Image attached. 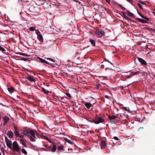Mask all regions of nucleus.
I'll return each instance as SVG.
<instances>
[{
    "label": "nucleus",
    "instance_id": "nucleus-1",
    "mask_svg": "<svg viewBox=\"0 0 155 155\" xmlns=\"http://www.w3.org/2000/svg\"><path fill=\"white\" fill-rule=\"evenodd\" d=\"M23 134L30 138V140L32 142H35L36 138L35 134L38 136V133L32 130L24 129L23 131Z\"/></svg>",
    "mask_w": 155,
    "mask_h": 155
},
{
    "label": "nucleus",
    "instance_id": "nucleus-2",
    "mask_svg": "<svg viewBox=\"0 0 155 155\" xmlns=\"http://www.w3.org/2000/svg\"><path fill=\"white\" fill-rule=\"evenodd\" d=\"M140 73V72L139 71H137L136 72H135L133 74H131L130 72H125L122 73V75L124 78H125L126 79L130 78L133 75H137Z\"/></svg>",
    "mask_w": 155,
    "mask_h": 155
},
{
    "label": "nucleus",
    "instance_id": "nucleus-3",
    "mask_svg": "<svg viewBox=\"0 0 155 155\" xmlns=\"http://www.w3.org/2000/svg\"><path fill=\"white\" fill-rule=\"evenodd\" d=\"M104 121V120L101 117H99L98 115L96 116L95 118L94 123L98 124L100 123H103Z\"/></svg>",
    "mask_w": 155,
    "mask_h": 155
},
{
    "label": "nucleus",
    "instance_id": "nucleus-4",
    "mask_svg": "<svg viewBox=\"0 0 155 155\" xmlns=\"http://www.w3.org/2000/svg\"><path fill=\"white\" fill-rule=\"evenodd\" d=\"M12 148L13 150L18 152L20 151L19 147L16 141H14L12 144Z\"/></svg>",
    "mask_w": 155,
    "mask_h": 155
},
{
    "label": "nucleus",
    "instance_id": "nucleus-5",
    "mask_svg": "<svg viewBox=\"0 0 155 155\" xmlns=\"http://www.w3.org/2000/svg\"><path fill=\"white\" fill-rule=\"evenodd\" d=\"M35 33L37 35V38L38 40L41 42H43V38L40 31L38 30H36Z\"/></svg>",
    "mask_w": 155,
    "mask_h": 155
},
{
    "label": "nucleus",
    "instance_id": "nucleus-6",
    "mask_svg": "<svg viewBox=\"0 0 155 155\" xmlns=\"http://www.w3.org/2000/svg\"><path fill=\"white\" fill-rule=\"evenodd\" d=\"M105 32L102 29H99L96 31V34L99 37H101L105 35Z\"/></svg>",
    "mask_w": 155,
    "mask_h": 155
},
{
    "label": "nucleus",
    "instance_id": "nucleus-7",
    "mask_svg": "<svg viewBox=\"0 0 155 155\" xmlns=\"http://www.w3.org/2000/svg\"><path fill=\"white\" fill-rule=\"evenodd\" d=\"M3 120L4 121L3 125L5 126L7 124V122L9 121V118L7 116H5L3 118Z\"/></svg>",
    "mask_w": 155,
    "mask_h": 155
},
{
    "label": "nucleus",
    "instance_id": "nucleus-8",
    "mask_svg": "<svg viewBox=\"0 0 155 155\" xmlns=\"http://www.w3.org/2000/svg\"><path fill=\"white\" fill-rule=\"evenodd\" d=\"M6 142L7 146L10 149L12 148V143L11 140L7 139L6 140Z\"/></svg>",
    "mask_w": 155,
    "mask_h": 155
},
{
    "label": "nucleus",
    "instance_id": "nucleus-9",
    "mask_svg": "<svg viewBox=\"0 0 155 155\" xmlns=\"http://www.w3.org/2000/svg\"><path fill=\"white\" fill-rule=\"evenodd\" d=\"M14 129H15V136L17 137H22L20 135L18 129H17L16 126H15L14 127Z\"/></svg>",
    "mask_w": 155,
    "mask_h": 155
},
{
    "label": "nucleus",
    "instance_id": "nucleus-10",
    "mask_svg": "<svg viewBox=\"0 0 155 155\" xmlns=\"http://www.w3.org/2000/svg\"><path fill=\"white\" fill-rule=\"evenodd\" d=\"M26 78L31 82H35V81L34 77L31 75H29Z\"/></svg>",
    "mask_w": 155,
    "mask_h": 155
},
{
    "label": "nucleus",
    "instance_id": "nucleus-11",
    "mask_svg": "<svg viewBox=\"0 0 155 155\" xmlns=\"http://www.w3.org/2000/svg\"><path fill=\"white\" fill-rule=\"evenodd\" d=\"M137 59L138 61L141 64L144 65H147V63L143 59L140 58H138Z\"/></svg>",
    "mask_w": 155,
    "mask_h": 155
},
{
    "label": "nucleus",
    "instance_id": "nucleus-12",
    "mask_svg": "<svg viewBox=\"0 0 155 155\" xmlns=\"http://www.w3.org/2000/svg\"><path fill=\"white\" fill-rule=\"evenodd\" d=\"M84 105L88 109H90L91 107L93 106V104H91L89 102H86L84 104Z\"/></svg>",
    "mask_w": 155,
    "mask_h": 155
},
{
    "label": "nucleus",
    "instance_id": "nucleus-13",
    "mask_svg": "<svg viewBox=\"0 0 155 155\" xmlns=\"http://www.w3.org/2000/svg\"><path fill=\"white\" fill-rule=\"evenodd\" d=\"M106 144L104 140L101 141L100 143V146L101 149L104 148L106 147Z\"/></svg>",
    "mask_w": 155,
    "mask_h": 155
},
{
    "label": "nucleus",
    "instance_id": "nucleus-14",
    "mask_svg": "<svg viewBox=\"0 0 155 155\" xmlns=\"http://www.w3.org/2000/svg\"><path fill=\"white\" fill-rule=\"evenodd\" d=\"M117 115H118V114H117V116H116V115H113L112 116H108V117L109 119L110 120H114V119H115L118 118Z\"/></svg>",
    "mask_w": 155,
    "mask_h": 155
},
{
    "label": "nucleus",
    "instance_id": "nucleus-15",
    "mask_svg": "<svg viewBox=\"0 0 155 155\" xmlns=\"http://www.w3.org/2000/svg\"><path fill=\"white\" fill-rule=\"evenodd\" d=\"M7 135L9 137L12 138L13 137V134L11 130L8 131Z\"/></svg>",
    "mask_w": 155,
    "mask_h": 155
},
{
    "label": "nucleus",
    "instance_id": "nucleus-16",
    "mask_svg": "<svg viewBox=\"0 0 155 155\" xmlns=\"http://www.w3.org/2000/svg\"><path fill=\"white\" fill-rule=\"evenodd\" d=\"M20 143L24 147H27L26 144L24 140L22 139H21L20 140Z\"/></svg>",
    "mask_w": 155,
    "mask_h": 155
},
{
    "label": "nucleus",
    "instance_id": "nucleus-17",
    "mask_svg": "<svg viewBox=\"0 0 155 155\" xmlns=\"http://www.w3.org/2000/svg\"><path fill=\"white\" fill-rule=\"evenodd\" d=\"M8 90L9 93H12L14 92V91L15 90V89L12 87H11L8 88Z\"/></svg>",
    "mask_w": 155,
    "mask_h": 155
},
{
    "label": "nucleus",
    "instance_id": "nucleus-18",
    "mask_svg": "<svg viewBox=\"0 0 155 155\" xmlns=\"http://www.w3.org/2000/svg\"><path fill=\"white\" fill-rule=\"evenodd\" d=\"M40 61L41 62L43 63H45L47 64H49V63L48 61H46L45 60L41 58H40L39 59Z\"/></svg>",
    "mask_w": 155,
    "mask_h": 155
},
{
    "label": "nucleus",
    "instance_id": "nucleus-19",
    "mask_svg": "<svg viewBox=\"0 0 155 155\" xmlns=\"http://www.w3.org/2000/svg\"><path fill=\"white\" fill-rule=\"evenodd\" d=\"M90 42L91 44L93 45V46H94L95 45V42L94 40L91 39H89Z\"/></svg>",
    "mask_w": 155,
    "mask_h": 155
},
{
    "label": "nucleus",
    "instance_id": "nucleus-20",
    "mask_svg": "<svg viewBox=\"0 0 155 155\" xmlns=\"http://www.w3.org/2000/svg\"><path fill=\"white\" fill-rule=\"evenodd\" d=\"M43 137L44 139L46 140H48L50 143H51L52 142V141H51V139H50L49 138L47 137H46V136H44Z\"/></svg>",
    "mask_w": 155,
    "mask_h": 155
},
{
    "label": "nucleus",
    "instance_id": "nucleus-21",
    "mask_svg": "<svg viewBox=\"0 0 155 155\" xmlns=\"http://www.w3.org/2000/svg\"><path fill=\"white\" fill-rule=\"evenodd\" d=\"M126 13L127 15L129 16L132 17L134 15V14L128 11H127Z\"/></svg>",
    "mask_w": 155,
    "mask_h": 155
},
{
    "label": "nucleus",
    "instance_id": "nucleus-22",
    "mask_svg": "<svg viewBox=\"0 0 155 155\" xmlns=\"http://www.w3.org/2000/svg\"><path fill=\"white\" fill-rule=\"evenodd\" d=\"M56 149V145L55 144L53 145V147L52 148L51 151L53 152H54L55 151Z\"/></svg>",
    "mask_w": 155,
    "mask_h": 155
},
{
    "label": "nucleus",
    "instance_id": "nucleus-23",
    "mask_svg": "<svg viewBox=\"0 0 155 155\" xmlns=\"http://www.w3.org/2000/svg\"><path fill=\"white\" fill-rule=\"evenodd\" d=\"M64 146L63 145H60L58 147V150H64Z\"/></svg>",
    "mask_w": 155,
    "mask_h": 155
},
{
    "label": "nucleus",
    "instance_id": "nucleus-24",
    "mask_svg": "<svg viewBox=\"0 0 155 155\" xmlns=\"http://www.w3.org/2000/svg\"><path fill=\"white\" fill-rule=\"evenodd\" d=\"M138 20L141 22L143 23H147L146 21H145V20H143L142 19H140V18H138Z\"/></svg>",
    "mask_w": 155,
    "mask_h": 155
},
{
    "label": "nucleus",
    "instance_id": "nucleus-25",
    "mask_svg": "<svg viewBox=\"0 0 155 155\" xmlns=\"http://www.w3.org/2000/svg\"><path fill=\"white\" fill-rule=\"evenodd\" d=\"M16 54H19L21 55L24 56H27V54L25 53H20L19 52H17L16 53Z\"/></svg>",
    "mask_w": 155,
    "mask_h": 155
},
{
    "label": "nucleus",
    "instance_id": "nucleus-26",
    "mask_svg": "<svg viewBox=\"0 0 155 155\" xmlns=\"http://www.w3.org/2000/svg\"><path fill=\"white\" fill-rule=\"evenodd\" d=\"M18 2L21 5H23L25 2L23 0H18Z\"/></svg>",
    "mask_w": 155,
    "mask_h": 155
},
{
    "label": "nucleus",
    "instance_id": "nucleus-27",
    "mask_svg": "<svg viewBox=\"0 0 155 155\" xmlns=\"http://www.w3.org/2000/svg\"><path fill=\"white\" fill-rule=\"evenodd\" d=\"M35 29V27H31L29 28V29L31 31H34Z\"/></svg>",
    "mask_w": 155,
    "mask_h": 155
},
{
    "label": "nucleus",
    "instance_id": "nucleus-28",
    "mask_svg": "<svg viewBox=\"0 0 155 155\" xmlns=\"http://www.w3.org/2000/svg\"><path fill=\"white\" fill-rule=\"evenodd\" d=\"M21 152L23 153H24V154H25V155H26L27 154V152L26 151V150H25V149H22V150H21Z\"/></svg>",
    "mask_w": 155,
    "mask_h": 155
},
{
    "label": "nucleus",
    "instance_id": "nucleus-29",
    "mask_svg": "<svg viewBox=\"0 0 155 155\" xmlns=\"http://www.w3.org/2000/svg\"><path fill=\"white\" fill-rule=\"evenodd\" d=\"M66 141L67 142H68V143H69V144H73V142L72 141H71V140H69L67 139L66 140Z\"/></svg>",
    "mask_w": 155,
    "mask_h": 155
},
{
    "label": "nucleus",
    "instance_id": "nucleus-30",
    "mask_svg": "<svg viewBox=\"0 0 155 155\" xmlns=\"http://www.w3.org/2000/svg\"><path fill=\"white\" fill-rule=\"evenodd\" d=\"M44 146L46 148V149H45L47 151H48L49 150V146H48V145H45Z\"/></svg>",
    "mask_w": 155,
    "mask_h": 155
},
{
    "label": "nucleus",
    "instance_id": "nucleus-31",
    "mask_svg": "<svg viewBox=\"0 0 155 155\" xmlns=\"http://www.w3.org/2000/svg\"><path fill=\"white\" fill-rule=\"evenodd\" d=\"M0 50L2 51H5V49L1 46H0Z\"/></svg>",
    "mask_w": 155,
    "mask_h": 155
},
{
    "label": "nucleus",
    "instance_id": "nucleus-32",
    "mask_svg": "<svg viewBox=\"0 0 155 155\" xmlns=\"http://www.w3.org/2000/svg\"><path fill=\"white\" fill-rule=\"evenodd\" d=\"M65 94L68 97H69L70 98H71V96L70 94L69 93H66Z\"/></svg>",
    "mask_w": 155,
    "mask_h": 155
},
{
    "label": "nucleus",
    "instance_id": "nucleus-33",
    "mask_svg": "<svg viewBox=\"0 0 155 155\" xmlns=\"http://www.w3.org/2000/svg\"><path fill=\"white\" fill-rule=\"evenodd\" d=\"M47 59L48 60H49L53 62H54V60L52 58H47Z\"/></svg>",
    "mask_w": 155,
    "mask_h": 155
},
{
    "label": "nucleus",
    "instance_id": "nucleus-34",
    "mask_svg": "<svg viewBox=\"0 0 155 155\" xmlns=\"http://www.w3.org/2000/svg\"><path fill=\"white\" fill-rule=\"evenodd\" d=\"M144 19L145 20V21H146L147 22L149 21L148 18L147 17H146L145 16V17L144 18Z\"/></svg>",
    "mask_w": 155,
    "mask_h": 155
},
{
    "label": "nucleus",
    "instance_id": "nucleus-35",
    "mask_svg": "<svg viewBox=\"0 0 155 155\" xmlns=\"http://www.w3.org/2000/svg\"><path fill=\"white\" fill-rule=\"evenodd\" d=\"M89 121L91 122L94 123L95 120L93 119H91L89 120Z\"/></svg>",
    "mask_w": 155,
    "mask_h": 155
},
{
    "label": "nucleus",
    "instance_id": "nucleus-36",
    "mask_svg": "<svg viewBox=\"0 0 155 155\" xmlns=\"http://www.w3.org/2000/svg\"><path fill=\"white\" fill-rule=\"evenodd\" d=\"M21 60H23L25 61H26L27 60H28V59L27 58H21Z\"/></svg>",
    "mask_w": 155,
    "mask_h": 155
},
{
    "label": "nucleus",
    "instance_id": "nucleus-37",
    "mask_svg": "<svg viewBox=\"0 0 155 155\" xmlns=\"http://www.w3.org/2000/svg\"><path fill=\"white\" fill-rule=\"evenodd\" d=\"M113 138L114 139L117 140H119V138L117 137H114Z\"/></svg>",
    "mask_w": 155,
    "mask_h": 155
},
{
    "label": "nucleus",
    "instance_id": "nucleus-38",
    "mask_svg": "<svg viewBox=\"0 0 155 155\" xmlns=\"http://www.w3.org/2000/svg\"><path fill=\"white\" fill-rule=\"evenodd\" d=\"M139 2L140 3H141V4H143V5H145V3L144 2H143L142 1H139Z\"/></svg>",
    "mask_w": 155,
    "mask_h": 155
},
{
    "label": "nucleus",
    "instance_id": "nucleus-39",
    "mask_svg": "<svg viewBox=\"0 0 155 155\" xmlns=\"http://www.w3.org/2000/svg\"><path fill=\"white\" fill-rule=\"evenodd\" d=\"M124 18L126 19L127 20H130V18L126 16H124Z\"/></svg>",
    "mask_w": 155,
    "mask_h": 155
},
{
    "label": "nucleus",
    "instance_id": "nucleus-40",
    "mask_svg": "<svg viewBox=\"0 0 155 155\" xmlns=\"http://www.w3.org/2000/svg\"><path fill=\"white\" fill-rule=\"evenodd\" d=\"M105 1L109 4L110 3V0H105Z\"/></svg>",
    "mask_w": 155,
    "mask_h": 155
},
{
    "label": "nucleus",
    "instance_id": "nucleus-41",
    "mask_svg": "<svg viewBox=\"0 0 155 155\" xmlns=\"http://www.w3.org/2000/svg\"><path fill=\"white\" fill-rule=\"evenodd\" d=\"M43 92L44 93H48V91H47L45 89L43 90Z\"/></svg>",
    "mask_w": 155,
    "mask_h": 155
},
{
    "label": "nucleus",
    "instance_id": "nucleus-42",
    "mask_svg": "<svg viewBox=\"0 0 155 155\" xmlns=\"http://www.w3.org/2000/svg\"><path fill=\"white\" fill-rule=\"evenodd\" d=\"M138 5L140 8H142V5L141 4H138Z\"/></svg>",
    "mask_w": 155,
    "mask_h": 155
},
{
    "label": "nucleus",
    "instance_id": "nucleus-43",
    "mask_svg": "<svg viewBox=\"0 0 155 155\" xmlns=\"http://www.w3.org/2000/svg\"><path fill=\"white\" fill-rule=\"evenodd\" d=\"M75 64L77 65L79 64H81V62L80 63H78L77 61H75Z\"/></svg>",
    "mask_w": 155,
    "mask_h": 155
},
{
    "label": "nucleus",
    "instance_id": "nucleus-44",
    "mask_svg": "<svg viewBox=\"0 0 155 155\" xmlns=\"http://www.w3.org/2000/svg\"><path fill=\"white\" fill-rule=\"evenodd\" d=\"M119 6H120V7H121V8L123 9H124V7H122V6H121V5H119Z\"/></svg>",
    "mask_w": 155,
    "mask_h": 155
},
{
    "label": "nucleus",
    "instance_id": "nucleus-45",
    "mask_svg": "<svg viewBox=\"0 0 155 155\" xmlns=\"http://www.w3.org/2000/svg\"><path fill=\"white\" fill-rule=\"evenodd\" d=\"M103 8L104 9V10H105L106 11H108V10L107 9V8H105L104 7H103Z\"/></svg>",
    "mask_w": 155,
    "mask_h": 155
},
{
    "label": "nucleus",
    "instance_id": "nucleus-46",
    "mask_svg": "<svg viewBox=\"0 0 155 155\" xmlns=\"http://www.w3.org/2000/svg\"><path fill=\"white\" fill-rule=\"evenodd\" d=\"M140 15L141 16V17H142L143 18H144L145 17V16H144L142 15Z\"/></svg>",
    "mask_w": 155,
    "mask_h": 155
},
{
    "label": "nucleus",
    "instance_id": "nucleus-47",
    "mask_svg": "<svg viewBox=\"0 0 155 155\" xmlns=\"http://www.w3.org/2000/svg\"><path fill=\"white\" fill-rule=\"evenodd\" d=\"M140 15L141 16V17H142L143 18H144L145 17V16H144L142 15Z\"/></svg>",
    "mask_w": 155,
    "mask_h": 155
},
{
    "label": "nucleus",
    "instance_id": "nucleus-48",
    "mask_svg": "<svg viewBox=\"0 0 155 155\" xmlns=\"http://www.w3.org/2000/svg\"><path fill=\"white\" fill-rule=\"evenodd\" d=\"M154 12H153V13L154 14L155 16V9H154V10H153Z\"/></svg>",
    "mask_w": 155,
    "mask_h": 155
},
{
    "label": "nucleus",
    "instance_id": "nucleus-49",
    "mask_svg": "<svg viewBox=\"0 0 155 155\" xmlns=\"http://www.w3.org/2000/svg\"><path fill=\"white\" fill-rule=\"evenodd\" d=\"M107 61L111 64H112L111 62H110L108 60H107Z\"/></svg>",
    "mask_w": 155,
    "mask_h": 155
},
{
    "label": "nucleus",
    "instance_id": "nucleus-50",
    "mask_svg": "<svg viewBox=\"0 0 155 155\" xmlns=\"http://www.w3.org/2000/svg\"><path fill=\"white\" fill-rule=\"evenodd\" d=\"M0 155H1V153L0 152Z\"/></svg>",
    "mask_w": 155,
    "mask_h": 155
},
{
    "label": "nucleus",
    "instance_id": "nucleus-51",
    "mask_svg": "<svg viewBox=\"0 0 155 155\" xmlns=\"http://www.w3.org/2000/svg\"><path fill=\"white\" fill-rule=\"evenodd\" d=\"M79 58H79V57H78V59H79Z\"/></svg>",
    "mask_w": 155,
    "mask_h": 155
},
{
    "label": "nucleus",
    "instance_id": "nucleus-52",
    "mask_svg": "<svg viewBox=\"0 0 155 155\" xmlns=\"http://www.w3.org/2000/svg\"><path fill=\"white\" fill-rule=\"evenodd\" d=\"M153 30L154 31H155V29H153Z\"/></svg>",
    "mask_w": 155,
    "mask_h": 155
}]
</instances>
